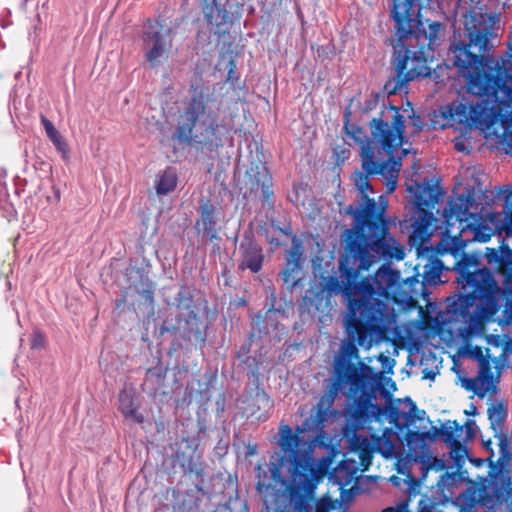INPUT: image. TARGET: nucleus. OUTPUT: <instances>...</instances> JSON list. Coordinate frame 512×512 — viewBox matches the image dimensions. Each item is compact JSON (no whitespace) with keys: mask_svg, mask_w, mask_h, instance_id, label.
Wrapping results in <instances>:
<instances>
[{"mask_svg":"<svg viewBox=\"0 0 512 512\" xmlns=\"http://www.w3.org/2000/svg\"><path fill=\"white\" fill-rule=\"evenodd\" d=\"M488 416L491 428L494 431L495 437L498 439L500 454L494 470L503 473L507 472L508 475H511V439L503 433V426L507 417V411L502 404H495L488 409Z\"/></svg>","mask_w":512,"mask_h":512,"instance_id":"obj_14","label":"nucleus"},{"mask_svg":"<svg viewBox=\"0 0 512 512\" xmlns=\"http://www.w3.org/2000/svg\"><path fill=\"white\" fill-rule=\"evenodd\" d=\"M409 150L406 148H401L392 152L391 154H383L380 157L373 155L372 151L369 147H366L363 152V170L356 171L352 175V180L354 182L355 188L359 193L358 205L354 206V208L363 207L366 199L372 200L375 203L376 211L378 212L381 207V201L384 200L387 202L386 207H388V200L386 196H379L378 203L375 202L374 198L369 197V193L373 194V188L369 182V175L380 174L384 176L387 180L386 188L388 193L394 192L397 187V180L399 177V172L402 166V158L408 154ZM387 208H385L386 213ZM383 218L387 221L389 225V221L386 219L385 214H383ZM390 232V229L388 228Z\"/></svg>","mask_w":512,"mask_h":512,"instance_id":"obj_10","label":"nucleus"},{"mask_svg":"<svg viewBox=\"0 0 512 512\" xmlns=\"http://www.w3.org/2000/svg\"><path fill=\"white\" fill-rule=\"evenodd\" d=\"M45 337L40 331H34L30 338V345L33 349H39L44 346Z\"/></svg>","mask_w":512,"mask_h":512,"instance_id":"obj_36","label":"nucleus"},{"mask_svg":"<svg viewBox=\"0 0 512 512\" xmlns=\"http://www.w3.org/2000/svg\"><path fill=\"white\" fill-rule=\"evenodd\" d=\"M418 1L392 0L390 16L395 23L397 37L392 44L397 77L385 84L388 95L402 90L408 81L430 75L427 63L433 57L442 25L432 22L426 30L420 19Z\"/></svg>","mask_w":512,"mask_h":512,"instance_id":"obj_4","label":"nucleus"},{"mask_svg":"<svg viewBox=\"0 0 512 512\" xmlns=\"http://www.w3.org/2000/svg\"><path fill=\"white\" fill-rule=\"evenodd\" d=\"M344 129L347 136L360 145L363 161V152L366 147H369L373 155L380 157L383 154H391L403 146L405 118L398 107L389 104L380 118L371 120V138H368L365 131L355 124L345 123Z\"/></svg>","mask_w":512,"mask_h":512,"instance_id":"obj_8","label":"nucleus"},{"mask_svg":"<svg viewBox=\"0 0 512 512\" xmlns=\"http://www.w3.org/2000/svg\"><path fill=\"white\" fill-rule=\"evenodd\" d=\"M245 178L247 179V185H249L250 192L257 191L261 188L263 197L266 200L273 195V191L271 189L272 176L265 163L260 161L251 163L250 167L246 171Z\"/></svg>","mask_w":512,"mask_h":512,"instance_id":"obj_17","label":"nucleus"},{"mask_svg":"<svg viewBox=\"0 0 512 512\" xmlns=\"http://www.w3.org/2000/svg\"><path fill=\"white\" fill-rule=\"evenodd\" d=\"M408 191L413 195L415 200V211L407 223L406 228H411L409 236V244L415 247L418 256H424L425 253L432 252V247H429L430 238L433 234L435 221L432 212H429L425 207H433L438 203L441 195L436 185H431L428 179L423 183L414 182L408 186Z\"/></svg>","mask_w":512,"mask_h":512,"instance_id":"obj_11","label":"nucleus"},{"mask_svg":"<svg viewBox=\"0 0 512 512\" xmlns=\"http://www.w3.org/2000/svg\"><path fill=\"white\" fill-rule=\"evenodd\" d=\"M381 202L378 212L375 203L367 199L363 207H345V214L352 216L354 222L352 228L345 231V254L339 260L342 280L329 276L319 283L330 296L339 293L343 295L347 301L348 315H350V301L358 300V293L351 291L349 295L345 294V288L349 282L346 269L356 266L369 269L379 259L400 261L405 257L404 247L388 231L387 221L383 218L387 202L384 199Z\"/></svg>","mask_w":512,"mask_h":512,"instance_id":"obj_2","label":"nucleus"},{"mask_svg":"<svg viewBox=\"0 0 512 512\" xmlns=\"http://www.w3.org/2000/svg\"><path fill=\"white\" fill-rule=\"evenodd\" d=\"M397 435L391 428H385L381 436H375L376 452L385 457L393 456L398 448Z\"/></svg>","mask_w":512,"mask_h":512,"instance_id":"obj_29","label":"nucleus"},{"mask_svg":"<svg viewBox=\"0 0 512 512\" xmlns=\"http://www.w3.org/2000/svg\"><path fill=\"white\" fill-rule=\"evenodd\" d=\"M349 389V394L354 397L352 403L344 409V425L342 434L358 432L363 429L372 418L382 413V408L373 403L376 393L380 388V377L373 369L358 362V367Z\"/></svg>","mask_w":512,"mask_h":512,"instance_id":"obj_9","label":"nucleus"},{"mask_svg":"<svg viewBox=\"0 0 512 512\" xmlns=\"http://www.w3.org/2000/svg\"><path fill=\"white\" fill-rule=\"evenodd\" d=\"M267 512L269 507L266 506ZM335 509V504L330 497H322L316 502L315 512H331ZM275 512H312L310 501L304 496L293 497L289 505Z\"/></svg>","mask_w":512,"mask_h":512,"instance_id":"obj_22","label":"nucleus"},{"mask_svg":"<svg viewBox=\"0 0 512 512\" xmlns=\"http://www.w3.org/2000/svg\"><path fill=\"white\" fill-rule=\"evenodd\" d=\"M343 437L348 441L351 451L358 453L361 470H367L376 452L374 435L365 436L358 432H347L343 433Z\"/></svg>","mask_w":512,"mask_h":512,"instance_id":"obj_15","label":"nucleus"},{"mask_svg":"<svg viewBox=\"0 0 512 512\" xmlns=\"http://www.w3.org/2000/svg\"><path fill=\"white\" fill-rule=\"evenodd\" d=\"M199 213L200 218L196 222V229H198L199 232H202L203 235L211 241L217 239V217L214 205L210 201L202 203Z\"/></svg>","mask_w":512,"mask_h":512,"instance_id":"obj_24","label":"nucleus"},{"mask_svg":"<svg viewBox=\"0 0 512 512\" xmlns=\"http://www.w3.org/2000/svg\"><path fill=\"white\" fill-rule=\"evenodd\" d=\"M466 427V430H467V434L469 436H473L474 432H475V427H476V424L474 421H468L465 425Z\"/></svg>","mask_w":512,"mask_h":512,"instance_id":"obj_42","label":"nucleus"},{"mask_svg":"<svg viewBox=\"0 0 512 512\" xmlns=\"http://www.w3.org/2000/svg\"><path fill=\"white\" fill-rule=\"evenodd\" d=\"M4 189V184L0 181V190Z\"/></svg>","mask_w":512,"mask_h":512,"instance_id":"obj_47","label":"nucleus"},{"mask_svg":"<svg viewBox=\"0 0 512 512\" xmlns=\"http://www.w3.org/2000/svg\"><path fill=\"white\" fill-rule=\"evenodd\" d=\"M176 301L178 302V306H181V301L178 298H176Z\"/></svg>","mask_w":512,"mask_h":512,"instance_id":"obj_50","label":"nucleus"},{"mask_svg":"<svg viewBox=\"0 0 512 512\" xmlns=\"http://www.w3.org/2000/svg\"><path fill=\"white\" fill-rule=\"evenodd\" d=\"M178 330L181 337L192 344L202 346L205 343V326L193 311L188 313L186 319L179 320Z\"/></svg>","mask_w":512,"mask_h":512,"instance_id":"obj_19","label":"nucleus"},{"mask_svg":"<svg viewBox=\"0 0 512 512\" xmlns=\"http://www.w3.org/2000/svg\"><path fill=\"white\" fill-rule=\"evenodd\" d=\"M427 438L428 433L426 432L409 431L406 435L407 445L411 450H414L416 447L423 448Z\"/></svg>","mask_w":512,"mask_h":512,"instance_id":"obj_34","label":"nucleus"},{"mask_svg":"<svg viewBox=\"0 0 512 512\" xmlns=\"http://www.w3.org/2000/svg\"><path fill=\"white\" fill-rule=\"evenodd\" d=\"M254 453H255V448L250 449L248 452L249 455H253Z\"/></svg>","mask_w":512,"mask_h":512,"instance_id":"obj_46","label":"nucleus"},{"mask_svg":"<svg viewBox=\"0 0 512 512\" xmlns=\"http://www.w3.org/2000/svg\"><path fill=\"white\" fill-rule=\"evenodd\" d=\"M262 398H263V400H266L267 402H269V398H268V396L266 394H263Z\"/></svg>","mask_w":512,"mask_h":512,"instance_id":"obj_45","label":"nucleus"},{"mask_svg":"<svg viewBox=\"0 0 512 512\" xmlns=\"http://www.w3.org/2000/svg\"><path fill=\"white\" fill-rule=\"evenodd\" d=\"M382 512H409L408 511V503L403 501L395 507L392 506V507H387V508L383 509Z\"/></svg>","mask_w":512,"mask_h":512,"instance_id":"obj_38","label":"nucleus"},{"mask_svg":"<svg viewBox=\"0 0 512 512\" xmlns=\"http://www.w3.org/2000/svg\"><path fill=\"white\" fill-rule=\"evenodd\" d=\"M390 298H394V301H397V298L394 297V292L391 294Z\"/></svg>","mask_w":512,"mask_h":512,"instance_id":"obj_48","label":"nucleus"},{"mask_svg":"<svg viewBox=\"0 0 512 512\" xmlns=\"http://www.w3.org/2000/svg\"><path fill=\"white\" fill-rule=\"evenodd\" d=\"M140 294L144 297V299L149 302V303H153V295H154V290L152 289L151 286H148L147 288L143 289Z\"/></svg>","mask_w":512,"mask_h":512,"instance_id":"obj_39","label":"nucleus"},{"mask_svg":"<svg viewBox=\"0 0 512 512\" xmlns=\"http://www.w3.org/2000/svg\"><path fill=\"white\" fill-rule=\"evenodd\" d=\"M454 147L458 152H468L465 143L462 140H458L454 143Z\"/></svg>","mask_w":512,"mask_h":512,"instance_id":"obj_41","label":"nucleus"},{"mask_svg":"<svg viewBox=\"0 0 512 512\" xmlns=\"http://www.w3.org/2000/svg\"><path fill=\"white\" fill-rule=\"evenodd\" d=\"M41 123L45 129L47 136H50L57 131L53 123L44 116H41Z\"/></svg>","mask_w":512,"mask_h":512,"instance_id":"obj_37","label":"nucleus"},{"mask_svg":"<svg viewBox=\"0 0 512 512\" xmlns=\"http://www.w3.org/2000/svg\"><path fill=\"white\" fill-rule=\"evenodd\" d=\"M358 359L355 340L350 338L344 340L334 358L333 381L316 407L311 410L302 424L296 427L295 432L287 424L279 427L277 445L282 452V460L290 464V482L296 491L312 493L325 473V467L313 457L316 438L306 440L299 434L313 432L320 436L324 433L325 423L332 414L330 410L336 397L344 389H350L351 379L354 378L358 367L353 360Z\"/></svg>","mask_w":512,"mask_h":512,"instance_id":"obj_1","label":"nucleus"},{"mask_svg":"<svg viewBox=\"0 0 512 512\" xmlns=\"http://www.w3.org/2000/svg\"><path fill=\"white\" fill-rule=\"evenodd\" d=\"M270 488H271L270 484H266L265 482L260 481V480L256 484V489L259 493H264V492L268 491Z\"/></svg>","mask_w":512,"mask_h":512,"instance_id":"obj_40","label":"nucleus"},{"mask_svg":"<svg viewBox=\"0 0 512 512\" xmlns=\"http://www.w3.org/2000/svg\"><path fill=\"white\" fill-rule=\"evenodd\" d=\"M119 409L126 418L134 419L138 423L143 421V417L137 412L133 396L126 390L119 394Z\"/></svg>","mask_w":512,"mask_h":512,"instance_id":"obj_31","label":"nucleus"},{"mask_svg":"<svg viewBox=\"0 0 512 512\" xmlns=\"http://www.w3.org/2000/svg\"><path fill=\"white\" fill-rule=\"evenodd\" d=\"M330 298L331 296L321 288L320 284H315L306 291L303 302L308 309L323 311L330 305Z\"/></svg>","mask_w":512,"mask_h":512,"instance_id":"obj_28","label":"nucleus"},{"mask_svg":"<svg viewBox=\"0 0 512 512\" xmlns=\"http://www.w3.org/2000/svg\"><path fill=\"white\" fill-rule=\"evenodd\" d=\"M302 243L297 238V236H293L292 238V246L287 251L286 254V268L283 271V281L285 284L289 285L291 288H294L298 285L301 277V258H302Z\"/></svg>","mask_w":512,"mask_h":512,"instance_id":"obj_18","label":"nucleus"},{"mask_svg":"<svg viewBox=\"0 0 512 512\" xmlns=\"http://www.w3.org/2000/svg\"><path fill=\"white\" fill-rule=\"evenodd\" d=\"M360 462L347 459L338 464L331 473V478L341 487L350 485L356 478L360 470Z\"/></svg>","mask_w":512,"mask_h":512,"instance_id":"obj_27","label":"nucleus"},{"mask_svg":"<svg viewBox=\"0 0 512 512\" xmlns=\"http://www.w3.org/2000/svg\"><path fill=\"white\" fill-rule=\"evenodd\" d=\"M462 386L477 396L483 398L486 394L495 391L493 373L488 360L480 362V369L477 377L462 379Z\"/></svg>","mask_w":512,"mask_h":512,"instance_id":"obj_16","label":"nucleus"},{"mask_svg":"<svg viewBox=\"0 0 512 512\" xmlns=\"http://www.w3.org/2000/svg\"><path fill=\"white\" fill-rule=\"evenodd\" d=\"M48 138L52 141L56 149L62 154V157L67 158L68 145L58 130L52 135L48 136Z\"/></svg>","mask_w":512,"mask_h":512,"instance_id":"obj_35","label":"nucleus"},{"mask_svg":"<svg viewBox=\"0 0 512 512\" xmlns=\"http://www.w3.org/2000/svg\"><path fill=\"white\" fill-rule=\"evenodd\" d=\"M171 47V29L159 21L148 20L143 27L142 48L150 65L157 66L160 58L167 56Z\"/></svg>","mask_w":512,"mask_h":512,"instance_id":"obj_13","label":"nucleus"},{"mask_svg":"<svg viewBox=\"0 0 512 512\" xmlns=\"http://www.w3.org/2000/svg\"><path fill=\"white\" fill-rule=\"evenodd\" d=\"M362 268L346 269L348 285L345 294L358 293V300L350 301V315L346 318L348 338L365 348L372 346L373 339H382L396 323V314L389 304L380 299H390L400 280V273L383 265L373 277L356 282Z\"/></svg>","mask_w":512,"mask_h":512,"instance_id":"obj_3","label":"nucleus"},{"mask_svg":"<svg viewBox=\"0 0 512 512\" xmlns=\"http://www.w3.org/2000/svg\"><path fill=\"white\" fill-rule=\"evenodd\" d=\"M367 108H368V109H372V104H371V103H369V104L367 105Z\"/></svg>","mask_w":512,"mask_h":512,"instance_id":"obj_49","label":"nucleus"},{"mask_svg":"<svg viewBox=\"0 0 512 512\" xmlns=\"http://www.w3.org/2000/svg\"><path fill=\"white\" fill-rule=\"evenodd\" d=\"M377 99H378V96L376 95V96H375V98H374V100H373V102H376V101H377Z\"/></svg>","mask_w":512,"mask_h":512,"instance_id":"obj_51","label":"nucleus"},{"mask_svg":"<svg viewBox=\"0 0 512 512\" xmlns=\"http://www.w3.org/2000/svg\"><path fill=\"white\" fill-rule=\"evenodd\" d=\"M505 238L498 248L487 247L485 258L488 264L497 265L505 271L508 270V266H511L509 271L505 273L507 275L512 273V238H508L506 235Z\"/></svg>","mask_w":512,"mask_h":512,"instance_id":"obj_21","label":"nucleus"},{"mask_svg":"<svg viewBox=\"0 0 512 512\" xmlns=\"http://www.w3.org/2000/svg\"><path fill=\"white\" fill-rule=\"evenodd\" d=\"M443 271V263L438 259H430L424 265L423 278L429 285H437L441 282V275Z\"/></svg>","mask_w":512,"mask_h":512,"instance_id":"obj_32","label":"nucleus"},{"mask_svg":"<svg viewBox=\"0 0 512 512\" xmlns=\"http://www.w3.org/2000/svg\"><path fill=\"white\" fill-rule=\"evenodd\" d=\"M460 295L448 305L450 313L462 318L469 317L471 328H482L500 309V301L506 291L511 299L505 304L506 322L512 324V273L505 275L503 290L487 267H479L477 257L465 255L455 263Z\"/></svg>","mask_w":512,"mask_h":512,"instance_id":"obj_5","label":"nucleus"},{"mask_svg":"<svg viewBox=\"0 0 512 512\" xmlns=\"http://www.w3.org/2000/svg\"><path fill=\"white\" fill-rule=\"evenodd\" d=\"M490 476L487 484H472L459 495L460 512H476L478 506L494 510L503 504L512 510L511 475L494 470Z\"/></svg>","mask_w":512,"mask_h":512,"instance_id":"obj_12","label":"nucleus"},{"mask_svg":"<svg viewBox=\"0 0 512 512\" xmlns=\"http://www.w3.org/2000/svg\"><path fill=\"white\" fill-rule=\"evenodd\" d=\"M176 461L186 473L200 475L203 472L201 455L198 453L197 447H194L189 441H185L184 448L176 452Z\"/></svg>","mask_w":512,"mask_h":512,"instance_id":"obj_23","label":"nucleus"},{"mask_svg":"<svg viewBox=\"0 0 512 512\" xmlns=\"http://www.w3.org/2000/svg\"><path fill=\"white\" fill-rule=\"evenodd\" d=\"M203 13L210 30L217 35L224 34L232 21L229 13L222 9L216 0L207 3L203 8Z\"/></svg>","mask_w":512,"mask_h":512,"instance_id":"obj_20","label":"nucleus"},{"mask_svg":"<svg viewBox=\"0 0 512 512\" xmlns=\"http://www.w3.org/2000/svg\"><path fill=\"white\" fill-rule=\"evenodd\" d=\"M499 189V195L504 196L503 213H471L472 199L464 194L449 199L443 216L447 226L459 223L460 235L445 234L437 245L438 254H451L455 259L460 257V261L466 255L463 250L467 242L486 243L495 234L501 237L502 233L512 238V185Z\"/></svg>","mask_w":512,"mask_h":512,"instance_id":"obj_6","label":"nucleus"},{"mask_svg":"<svg viewBox=\"0 0 512 512\" xmlns=\"http://www.w3.org/2000/svg\"><path fill=\"white\" fill-rule=\"evenodd\" d=\"M399 405L402 407H391L390 409V416L394 421H402L405 425H412L416 421L424 419L426 412L419 410L409 397L399 400Z\"/></svg>","mask_w":512,"mask_h":512,"instance_id":"obj_25","label":"nucleus"},{"mask_svg":"<svg viewBox=\"0 0 512 512\" xmlns=\"http://www.w3.org/2000/svg\"><path fill=\"white\" fill-rule=\"evenodd\" d=\"M462 433L463 427L459 426L456 421L448 422L440 430L442 440L453 449L461 447L460 438Z\"/></svg>","mask_w":512,"mask_h":512,"instance_id":"obj_30","label":"nucleus"},{"mask_svg":"<svg viewBox=\"0 0 512 512\" xmlns=\"http://www.w3.org/2000/svg\"><path fill=\"white\" fill-rule=\"evenodd\" d=\"M434 377H435V374L432 372H429V373L425 374V376H424V378H430V379H434Z\"/></svg>","mask_w":512,"mask_h":512,"instance_id":"obj_44","label":"nucleus"},{"mask_svg":"<svg viewBox=\"0 0 512 512\" xmlns=\"http://www.w3.org/2000/svg\"><path fill=\"white\" fill-rule=\"evenodd\" d=\"M177 184V177L171 171H165L159 178L156 186L158 194H167L173 191Z\"/></svg>","mask_w":512,"mask_h":512,"instance_id":"obj_33","label":"nucleus"},{"mask_svg":"<svg viewBox=\"0 0 512 512\" xmlns=\"http://www.w3.org/2000/svg\"><path fill=\"white\" fill-rule=\"evenodd\" d=\"M413 124L415 126H417L418 128H421V121H420V118L418 116L414 118Z\"/></svg>","mask_w":512,"mask_h":512,"instance_id":"obj_43","label":"nucleus"},{"mask_svg":"<svg viewBox=\"0 0 512 512\" xmlns=\"http://www.w3.org/2000/svg\"><path fill=\"white\" fill-rule=\"evenodd\" d=\"M191 90V97L184 102L173 137L181 144L215 151L223 146L229 127L209 107L210 98L203 88L192 85Z\"/></svg>","mask_w":512,"mask_h":512,"instance_id":"obj_7","label":"nucleus"},{"mask_svg":"<svg viewBox=\"0 0 512 512\" xmlns=\"http://www.w3.org/2000/svg\"><path fill=\"white\" fill-rule=\"evenodd\" d=\"M240 250L242 251V258L239 269H249L253 273L259 272L264 259L262 248L255 242L249 241L246 244L242 243Z\"/></svg>","mask_w":512,"mask_h":512,"instance_id":"obj_26","label":"nucleus"}]
</instances>
